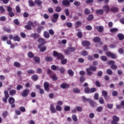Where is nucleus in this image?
Returning <instances> with one entry per match:
<instances>
[{"label":"nucleus","mask_w":124,"mask_h":124,"mask_svg":"<svg viewBox=\"0 0 124 124\" xmlns=\"http://www.w3.org/2000/svg\"><path fill=\"white\" fill-rule=\"evenodd\" d=\"M53 55L54 57H56L57 59H60V60H63L64 59V56L60 53H59L56 51H54L53 52Z\"/></svg>","instance_id":"obj_1"},{"label":"nucleus","mask_w":124,"mask_h":124,"mask_svg":"<svg viewBox=\"0 0 124 124\" xmlns=\"http://www.w3.org/2000/svg\"><path fill=\"white\" fill-rule=\"evenodd\" d=\"M102 96H103L106 100V101H108L109 100V97H108V92L106 91H102Z\"/></svg>","instance_id":"obj_2"},{"label":"nucleus","mask_w":124,"mask_h":124,"mask_svg":"<svg viewBox=\"0 0 124 124\" xmlns=\"http://www.w3.org/2000/svg\"><path fill=\"white\" fill-rule=\"evenodd\" d=\"M75 50H76L75 47H69L68 48L64 50V52L67 55H69L70 53H71V52H74Z\"/></svg>","instance_id":"obj_3"},{"label":"nucleus","mask_w":124,"mask_h":124,"mask_svg":"<svg viewBox=\"0 0 124 124\" xmlns=\"http://www.w3.org/2000/svg\"><path fill=\"white\" fill-rule=\"evenodd\" d=\"M38 48L39 49L40 52H45L47 49L46 46H43V44H39L38 46Z\"/></svg>","instance_id":"obj_4"},{"label":"nucleus","mask_w":124,"mask_h":124,"mask_svg":"<svg viewBox=\"0 0 124 124\" xmlns=\"http://www.w3.org/2000/svg\"><path fill=\"white\" fill-rule=\"evenodd\" d=\"M59 14H55L53 15V18H51V21L52 23H56L58 21L59 17Z\"/></svg>","instance_id":"obj_5"},{"label":"nucleus","mask_w":124,"mask_h":124,"mask_svg":"<svg viewBox=\"0 0 124 124\" xmlns=\"http://www.w3.org/2000/svg\"><path fill=\"white\" fill-rule=\"evenodd\" d=\"M120 121V118L117 115H114L113 116V121L111 122V124H118V122Z\"/></svg>","instance_id":"obj_6"},{"label":"nucleus","mask_w":124,"mask_h":124,"mask_svg":"<svg viewBox=\"0 0 124 124\" xmlns=\"http://www.w3.org/2000/svg\"><path fill=\"white\" fill-rule=\"evenodd\" d=\"M29 93H30V90H24L21 93L22 96H23V97H27L29 94Z\"/></svg>","instance_id":"obj_7"},{"label":"nucleus","mask_w":124,"mask_h":124,"mask_svg":"<svg viewBox=\"0 0 124 124\" xmlns=\"http://www.w3.org/2000/svg\"><path fill=\"white\" fill-rule=\"evenodd\" d=\"M32 25H33V23H32V22L29 21L27 22V25L25 26V29L29 30H31V26H32Z\"/></svg>","instance_id":"obj_8"},{"label":"nucleus","mask_w":124,"mask_h":124,"mask_svg":"<svg viewBox=\"0 0 124 124\" xmlns=\"http://www.w3.org/2000/svg\"><path fill=\"white\" fill-rule=\"evenodd\" d=\"M95 29L96 30H97V31H98L99 32H102V31H104V27H103V26H95Z\"/></svg>","instance_id":"obj_9"},{"label":"nucleus","mask_w":124,"mask_h":124,"mask_svg":"<svg viewBox=\"0 0 124 124\" xmlns=\"http://www.w3.org/2000/svg\"><path fill=\"white\" fill-rule=\"evenodd\" d=\"M82 44L84 47H89L91 45V43L88 41H83L82 42Z\"/></svg>","instance_id":"obj_10"},{"label":"nucleus","mask_w":124,"mask_h":124,"mask_svg":"<svg viewBox=\"0 0 124 124\" xmlns=\"http://www.w3.org/2000/svg\"><path fill=\"white\" fill-rule=\"evenodd\" d=\"M50 109L51 113H56V112H57V110L55 109V107H54L53 104L50 105Z\"/></svg>","instance_id":"obj_11"},{"label":"nucleus","mask_w":124,"mask_h":124,"mask_svg":"<svg viewBox=\"0 0 124 124\" xmlns=\"http://www.w3.org/2000/svg\"><path fill=\"white\" fill-rule=\"evenodd\" d=\"M62 3L63 5H66L67 6L70 5V2L68 0H63L62 1Z\"/></svg>","instance_id":"obj_12"},{"label":"nucleus","mask_w":124,"mask_h":124,"mask_svg":"<svg viewBox=\"0 0 124 124\" xmlns=\"http://www.w3.org/2000/svg\"><path fill=\"white\" fill-rule=\"evenodd\" d=\"M44 87L45 91H49V83L48 82H45L44 84Z\"/></svg>","instance_id":"obj_13"},{"label":"nucleus","mask_w":124,"mask_h":124,"mask_svg":"<svg viewBox=\"0 0 124 124\" xmlns=\"http://www.w3.org/2000/svg\"><path fill=\"white\" fill-rule=\"evenodd\" d=\"M103 9L106 12H109V10H110V8H109V6L106 5L103 7Z\"/></svg>","instance_id":"obj_14"},{"label":"nucleus","mask_w":124,"mask_h":124,"mask_svg":"<svg viewBox=\"0 0 124 124\" xmlns=\"http://www.w3.org/2000/svg\"><path fill=\"white\" fill-rule=\"evenodd\" d=\"M68 87H69L68 86V84H67L66 83H62L61 85V88H62V89H67V88H68Z\"/></svg>","instance_id":"obj_15"},{"label":"nucleus","mask_w":124,"mask_h":124,"mask_svg":"<svg viewBox=\"0 0 124 124\" xmlns=\"http://www.w3.org/2000/svg\"><path fill=\"white\" fill-rule=\"evenodd\" d=\"M96 13H97V14H99L100 15H103L104 13L103 10L102 9L97 10H96Z\"/></svg>","instance_id":"obj_16"},{"label":"nucleus","mask_w":124,"mask_h":124,"mask_svg":"<svg viewBox=\"0 0 124 124\" xmlns=\"http://www.w3.org/2000/svg\"><path fill=\"white\" fill-rule=\"evenodd\" d=\"M9 102L10 104H13L15 102V99L14 98L11 97L9 98Z\"/></svg>","instance_id":"obj_17"},{"label":"nucleus","mask_w":124,"mask_h":124,"mask_svg":"<svg viewBox=\"0 0 124 124\" xmlns=\"http://www.w3.org/2000/svg\"><path fill=\"white\" fill-rule=\"evenodd\" d=\"M72 119L74 122H77L78 121V118L76 114H73L72 116Z\"/></svg>","instance_id":"obj_18"},{"label":"nucleus","mask_w":124,"mask_h":124,"mask_svg":"<svg viewBox=\"0 0 124 124\" xmlns=\"http://www.w3.org/2000/svg\"><path fill=\"white\" fill-rule=\"evenodd\" d=\"M117 36L119 38V39H120V40H123L124 39V34H123L122 33L118 34Z\"/></svg>","instance_id":"obj_19"},{"label":"nucleus","mask_w":124,"mask_h":124,"mask_svg":"<svg viewBox=\"0 0 124 124\" xmlns=\"http://www.w3.org/2000/svg\"><path fill=\"white\" fill-rule=\"evenodd\" d=\"M38 42L39 43H41L42 44H44V43H46L45 40L43 38H40L38 40Z\"/></svg>","instance_id":"obj_20"},{"label":"nucleus","mask_w":124,"mask_h":124,"mask_svg":"<svg viewBox=\"0 0 124 124\" xmlns=\"http://www.w3.org/2000/svg\"><path fill=\"white\" fill-rule=\"evenodd\" d=\"M44 36L45 38H49L50 37V34L47 31H45L44 33Z\"/></svg>","instance_id":"obj_21"},{"label":"nucleus","mask_w":124,"mask_h":124,"mask_svg":"<svg viewBox=\"0 0 124 124\" xmlns=\"http://www.w3.org/2000/svg\"><path fill=\"white\" fill-rule=\"evenodd\" d=\"M14 41H17V42H19L20 40H21V38L18 36H16L14 37Z\"/></svg>","instance_id":"obj_22"},{"label":"nucleus","mask_w":124,"mask_h":124,"mask_svg":"<svg viewBox=\"0 0 124 124\" xmlns=\"http://www.w3.org/2000/svg\"><path fill=\"white\" fill-rule=\"evenodd\" d=\"M31 37L33 38H38L39 37V34L37 33H33L31 35Z\"/></svg>","instance_id":"obj_23"},{"label":"nucleus","mask_w":124,"mask_h":124,"mask_svg":"<svg viewBox=\"0 0 124 124\" xmlns=\"http://www.w3.org/2000/svg\"><path fill=\"white\" fill-rule=\"evenodd\" d=\"M34 2L36 4H37V5H41L42 4V1L40 0H36Z\"/></svg>","instance_id":"obj_24"},{"label":"nucleus","mask_w":124,"mask_h":124,"mask_svg":"<svg viewBox=\"0 0 124 124\" xmlns=\"http://www.w3.org/2000/svg\"><path fill=\"white\" fill-rule=\"evenodd\" d=\"M85 93H91V89L89 87H86L84 89Z\"/></svg>","instance_id":"obj_25"},{"label":"nucleus","mask_w":124,"mask_h":124,"mask_svg":"<svg viewBox=\"0 0 124 124\" xmlns=\"http://www.w3.org/2000/svg\"><path fill=\"white\" fill-rule=\"evenodd\" d=\"M81 25H82V22L80 21H77L75 23V26H76V27H77V28L80 27V26H81Z\"/></svg>","instance_id":"obj_26"},{"label":"nucleus","mask_w":124,"mask_h":124,"mask_svg":"<svg viewBox=\"0 0 124 124\" xmlns=\"http://www.w3.org/2000/svg\"><path fill=\"white\" fill-rule=\"evenodd\" d=\"M89 69H90L91 71H95V70H96V67L91 65L89 67Z\"/></svg>","instance_id":"obj_27"},{"label":"nucleus","mask_w":124,"mask_h":124,"mask_svg":"<svg viewBox=\"0 0 124 124\" xmlns=\"http://www.w3.org/2000/svg\"><path fill=\"white\" fill-rule=\"evenodd\" d=\"M118 10L119 8L116 7H112L111 9V11H112V12H117V11H118Z\"/></svg>","instance_id":"obj_28"},{"label":"nucleus","mask_w":124,"mask_h":124,"mask_svg":"<svg viewBox=\"0 0 124 124\" xmlns=\"http://www.w3.org/2000/svg\"><path fill=\"white\" fill-rule=\"evenodd\" d=\"M46 62H52V61H53V58L49 56H46Z\"/></svg>","instance_id":"obj_29"},{"label":"nucleus","mask_w":124,"mask_h":124,"mask_svg":"<svg viewBox=\"0 0 124 124\" xmlns=\"http://www.w3.org/2000/svg\"><path fill=\"white\" fill-rule=\"evenodd\" d=\"M51 78L53 81H57L58 80V77H57V76H56L55 74L51 76Z\"/></svg>","instance_id":"obj_30"},{"label":"nucleus","mask_w":124,"mask_h":124,"mask_svg":"<svg viewBox=\"0 0 124 124\" xmlns=\"http://www.w3.org/2000/svg\"><path fill=\"white\" fill-rule=\"evenodd\" d=\"M93 41L94 42L97 43V42H99V41H100V38L98 37H96L93 38Z\"/></svg>","instance_id":"obj_31"},{"label":"nucleus","mask_w":124,"mask_h":124,"mask_svg":"<svg viewBox=\"0 0 124 124\" xmlns=\"http://www.w3.org/2000/svg\"><path fill=\"white\" fill-rule=\"evenodd\" d=\"M66 16H69V10L67 8H66L64 10Z\"/></svg>","instance_id":"obj_32"},{"label":"nucleus","mask_w":124,"mask_h":124,"mask_svg":"<svg viewBox=\"0 0 124 124\" xmlns=\"http://www.w3.org/2000/svg\"><path fill=\"white\" fill-rule=\"evenodd\" d=\"M87 20L88 21H92V20H93V15H90L89 16L87 17Z\"/></svg>","instance_id":"obj_33"},{"label":"nucleus","mask_w":124,"mask_h":124,"mask_svg":"<svg viewBox=\"0 0 124 124\" xmlns=\"http://www.w3.org/2000/svg\"><path fill=\"white\" fill-rule=\"evenodd\" d=\"M84 13L86 15H88V14L91 13V11H90V10L88 8H85L84 10Z\"/></svg>","instance_id":"obj_34"},{"label":"nucleus","mask_w":124,"mask_h":124,"mask_svg":"<svg viewBox=\"0 0 124 124\" xmlns=\"http://www.w3.org/2000/svg\"><path fill=\"white\" fill-rule=\"evenodd\" d=\"M68 73L70 75V76H73V75H74V72H73L71 69L68 70Z\"/></svg>","instance_id":"obj_35"},{"label":"nucleus","mask_w":124,"mask_h":124,"mask_svg":"<svg viewBox=\"0 0 124 124\" xmlns=\"http://www.w3.org/2000/svg\"><path fill=\"white\" fill-rule=\"evenodd\" d=\"M107 73L108 75H112L113 74V71L110 69H108L107 70Z\"/></svg>","instance_id":"obj_36"},{"label":"nucleus","mask_w":124,"mask_h":124,"mask_svg":"<svg viewBox=\"0 0 124 124\" xmlns=\"http://www.w3.org/2000/svg\"><path fill=\"white\" fill-rule=\"evenodd\" d=\"M110 32H112V33L117 32V31H118V29H117V28H111L110 30Z\"/></svg>","instance_id":"obj_37"},{"label":"nucleus","mask_w":124,"mask_h":124,"mask_svg":"<svg viewBox=\"0 0 124 124\" xmlns=\"http://www.w3.org/2000/svg\"><path fill=\"white\" fill-rule=\"evenodd\" d=\"M32 79L33 81H36L38 79V76L34 75L32 77Z\"/></svg>","instance_id":"obj_38"},{"label":"nucleus","mask_w":124,"mask_h":124,"mask_svg":"<svg viewBox=\"0 0 124 124\" xmlns=\"http://www.w3.org/2000/svg\"><path fill=\"white\" fill-rule=\"evenodd\" d=\"M56 110L57 111H59V112H61L62 110V107H61L60 105H57L56 106Z\"/></svg>","instance_id":"obj_39"},{"label":"nucleus","mask_w":124,"mask_h":124,"mask_svg":"<svg viewBox=\"0 0 124 124\" xmlns=\"http://www.w3.org/2000/svg\"><path fill=\"white\" fill-rule=\"evenodd\" d=\"M101 60H102L103 62H107V57L105 56H101Z\"/></svg>","instance_id":"obj_40"},{"label":"nucleus","mask_w":124,"mask_h":124,"mask_svg":"<svg viewBox=\"0 0 124 124\" xmlns=\"http://www.w3.org/2000/svg\"><path fill=\"white\" fill-rule=\"evenodd\" d=\"M99 102L100 104H104V100L103 97H100L99 99Z\"/></svg>","instance_id":"obj_41"},{"label":"nucleus","mask_w":124,"mask_h":124,"mask_svg":"<svg viewBox=\"0 0 124 124\" xmlns=\"http://www.w3.org/2000/svg\"><path fill=\"white\" fill-rule=\"evenodd\" d=\"M51 68L52 70H57V69H59V67L56 66L55 65H52L51 67Z\"/></svg>","instance_id":"obj_42"},{"label":"nucleus","mask_w":124,"mask_h":124,"mask_svg":"<svg viewBox=\"0 0 124 124\" xmlns=\"http://www.w3.org/2000/svg\"><path fill=\"white\" fill-rule=\"evenodd\" d=\"M28 56L29 58H30V59H31L32 58H33V54L31 52H29L28 53Z\"/></svg>","instance_id":"obj_43"},{"label":"nucleus","mask_w":124,"mask_h":124,"mask_svg":"<svg viewBox=\"0 0 124 124\" xmlns=\"http://www.w3.org/2000/svg\"><path fill=\"white\" fill-rule=\"evenodd\" d=\"M74 4L76 6H80V5H81V3H80V2L78 1H75L74 2Z\"/></svg>","instance_id":"obj_44"},{"label":"nucleus","mask_w":124,"mask_h":124,"mask_svg":"<svg viewBox=\"0 0 124 124\" xmlns=\"http://www.w3.org/2000/svg\"><path fill=\"white\" fill-rule=\"evenodd\" d=\"M94 98L96 100H98V98H99V95L98 94V93H96L94 94Z\"/></svg>","instance_id":"obj_45"},{"label":"nucleus","mask_w":124,"mask_h":124,"mask_svg":"<svg viewBox=\"0 0 124 124\" xmlns=\"http://www.w3.org/2000/svg\"><path fill=\"white\" fill-rule=\"evenodd\" d=\"M29 4L30 6H34V2H33V1H32V0H30L29 1Z\"/></svg>","instance_id":"obj_46"},{"label":"nucleus","mask_w":124,"mask_h":124,"mask_svg":"<svg viewBox=\"0 0 124 124\" xmlns=\"http://www.w3.org/2000/svg\"><path fill=\"white\" fill-rule=\"evenodd\" d=\"M102 110H103V107H98L96 109L97 112H101Z\"/></svg>","instance_id":"obj_47"},{"label":"nucleus","mask_w":124,"mask_h":124,"mask_svg":"<svg viewBox=\"0 0 124 124\" xmlns=\"http://www.w3.org/2000/svg\"><path fill=\"white\" fill-rule=\"evenodd\" d=\"M14 64L16 67H20L21 66V64L18 62H15Z\"/></svg>","instance_id":"obj_48"},{"label":"nucleus","mask_w":124,"mask_h":124,"mask_svg":"<svg viewBox=\"0 0 124 124\" xmlns=\"http://www.w3.org/2000/svg\"><path fill=\"white\" fill-rule=\"evenodd\" d=\"M86 71L88 75H92V74H93V72H92V71H91V70L89 68L86 69Z\"/></svg>","instance_id":"obj_49"},{"label":"nucleus","mask_w":124,"mask_h":124,"mask_svg":"<svg viewBox=\"0 0 124 124\" xmlns=\"http://www.w3.org/2000/svg\"><path fill=\"white\" fill-rule=\"evenodd\" d=\"M112 94L113 96H117V95H118V92L116 91H113L112 92Z\"/></svg>","instance_id":"obj_50"},{"label":"nucleus","mask_w":124,"mask_h":124,"mask_svg":"<svg viewBox=\"0 0 124 124\" xmlns=\"http://www.w3.org/2000/svg\"><path fill=\"white\" fill-rule=\"evenodd\" d=\"M64 111L67 112V111H69L70 110V107L69 106H65L64 108Z\"/></svg>","instance_id":"obj_51"},{"label":"nucleus","mask_w":124,"mask_h":124,"mask_svg":"<svg viewBox=\"0 0 124 124\" xmlns=\"http://www.w3.org/2000/svg\"><path fill=\"white\" fill-rule=\"evenodd\" d=\"M81 55H82V56H88V55H89V53H88L87 51H82L81 52Z\"/></svg>","instance_id":"obj_52"},{"label":"nucleus","mask_w":124,"mask_h":124,"mask_svg":"<svg viewBox=\"0 0 124 124\" xmlns=\"http://www.w3.org/2000/svg\"><path fill=\"white\" fill-rule=\"evenodd\" d=\"M33 60L36 62H38L40 61V58H39L38 57H35L33 58Z\"/></svg>","instance_id":"obj_53"},{"label":"nucleus","mask_w":124,"mask_h":124,"mask_svg":"<svg viewBox=\"0 0 124 124\" xmlns=\"http://www.w3.org/2000/svg\"><path fill=\"white\" fill-rule=\"evenodd\" d=\"M66 62H67V59H63L61 61L62 64H65Z\"/></svg>","instance_id":"obj_54"},{"label":"nucleus","mask_w":124,"mask_h":124,"mask_svg":"<svg viewBox=\"0 0 124 124\" xmlns=\"http://www.w3.org/2000/svg\"><path fill=\"white\" fill-rule=\"evenodd\" d=\"M86 101L88 102H90L91 104H94V102H93V100H92L91 98H87Z\"/></svg>","instance_id":"obj_55"},{"label":"nucleus","mask_w":124,"mask_h":124,"mask_svg":"<svg viewBox=\"0 0 124 124\" xmlns=\"http://www.w3.org/2000/svg\"><path fill=\"white\" fill-rule=\"evenodd\" d=\"M8 14H9L10 17H14V16H15V14L12 11L9 12L8 13Z\"/></svg>","instance_id":"obj_56"},{"label":"nucleus","mask_w":124,"mask_h":124,"mask_svg":"<svg viewBox=\"0 0 124 124\" xmlns=\"http://www.w3.org/2000/svg\"><path fill=\"white\" fill-rule=\"evenodd\" d=\"M16 93V90H13L10 92V95H13V94H15Z\"/></svg>","instance_id":"obj_57"},{"label":"nucleus","mask_w":124,"mask_h":124,"mask_svg":"<svg viewBox=\"0 0 124 124\" xmlns=\"http://www.w3.org/2000/svg\"><path fill=\"white\" fill-rule=\"evenodd\" d=\"M73 92L74 93H80V90H79V89L78 88H74L73 89Z\"/></svg>","instance_id":"obj_58"},{"label":"nucleus","mask_w":124,"mask_h":124,"mask_svg":"<svg viewBox=\"0 0 124 124\" xmlns=\"http://www.w3.org/2000/svg\"><path fill=\"white\" fill-rule=\"evenodd\" d=\"M4 93L5 94V97H7L8 98L9 97V94H8V91H5L4 92Z\"/></svg>","instance_id":"obj_59"},{"label":"nucleus","mask_w":124,"mask_h":124,"mask_svg":"<svg viewBox=\"0 0 124 124\" xmlns=\"http://www.w3.org/2000/svg\"><path fill=\"white\" fill-rule=\"evenodd\" d=\"M58 70H59L60 71V72H61V73H64V68L63 67H61L60 69H57Z\"/></svg>","instance_id":"obj_60"},{"label":"nucleus","mask_w":124,"mask_h":124,"mask_svg":"<svg viewBox=\"0 0 124 124\" xmlns=\"http://www.w3.org/2000/svg\"><path fill=\"white\" fill-rule=\"evenodd\" d=\"M96 91V88H92L90 89V93H95Z\"/></svg>","instance_id":"obj_61"},{"label":"nucleus","mask_w":124,"mask_h":124,"mask_svg":"<svg viewBox=\"0 0 124 124\" xmlns=\"http://www.w3.org/2000/svg\"><path fill=\"white\" fill-rule=\"evenodd\" d=\"M79 80L81 83H84V82H85V77H81L79 78Z\"/></svg>","instance_id":"obj_62"},{"label":"nucleus","mask_w":124,"mask_h":124,"mask_svg":"<svg viewBox=\"0 0 124 124\" xmlns=\"http://www.w3.org/2000/svg\"><path fill=\"white\" fill-rule=\"evenodd\" d=\"M110 68H111V69L116 70L118 68V67H117V66L116 65L112 64V65H111Z\"/></svg>","instance_id":"obj_63"},{"label":"nucleus","mask_w":124,"mask_h":124,"mask_svg":"<svg viewBox=\"0 0 124 124\" xmlns=\"http://www.w3.org/2000/svg\"><path fill=\"white\" fill-rule=\"evenodd\" d=\"M107 106L108 109H112L113 108V104H108Z\"/></svg>","instance_id":"obj_64"}]
</instances>
